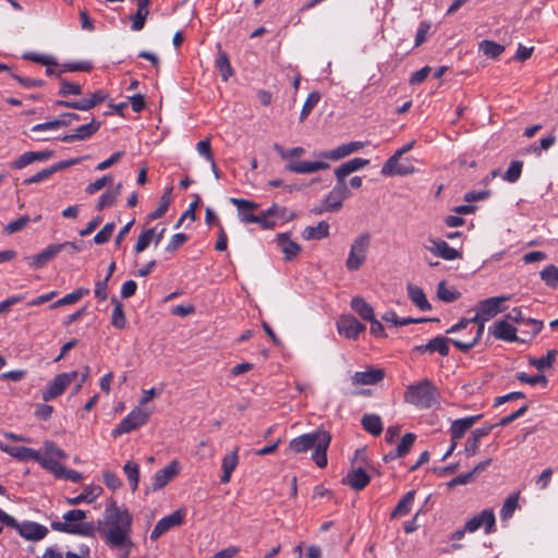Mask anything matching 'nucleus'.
<instances>
[{
    "label": "nucleus",
    "mask_w": 558,
    "mask_h": 558,
    "mask_svg": "<svg viewBox=\"0 0 558 558\" xmlns=\"http://www.w3.org/2000/svg\"><path fill=\"white\" fill-rule=\"evenodd\" d=\"M480 50L483 51L486 57L496 59L505 51V47L493 40H483L480 43Z\"/></svg>",
    "instance_id": "47"
},
{
    "label": "nucleus",
    "mask_w": 558,
    "mask_h": 558,
    "mask_svg": "<svg viewBox=\"0 0 558 558\" xmlns=\"http://www.w3.org/2000/svg\"><path fill=\"white\" fill-rule=\"evenodd\" d=\"M54 155L53 150H41V151H26L22 154L16 160L11 162L12 169H22L33 162L44 161L50 159Z\"/></svg>",
    "instance_id": "22"
},
{
    "label": "nucleus",
    "mask_w": 558,
    "mask_h": 558,
    "mask_svg": "<svg viewBox=\"0 0 558 558\" xmlns=\"http://www.w3.org/2000/svg\"><path fill=\"white\" fill-rule=\"evenodd\" d=\"M89 290L87 288H78L74 290L73 292L64 295L63 298L59 299L54 303L50 305V308H57L70 304H74L78 302L85 294H88Z\"/></svg>",
    "instance_id": "41"
},
{
    "label": "nucleus",
    "mask_w": 558,
    "mask_h": 558,
    "mask_svg": "<svg viewBox=\"0 0 558 558\" xmlns=\"http://www.w3.org/2000/svg\"><path fill=\"white\" fill-rule=\"evenodd\" d=\"M490 333L499 340L508 342H527L529 340L520 339L517 336V328L509 324L506 319L498 320L489 328Z\"/></svg>",
    "instance_id": "20"
},
{
    "label": "nucleus",
    "mask_w": 558,
    "mask_h": 558,
    "mask_svg": "<svg viewBox=\"0 0 558 558\" xmlns=\"http://www.w3.org/2000/svg\"><path fill=\"white\" fill-rule=\"evenodd\" d=\"M83 242H63L48 245L44 251L38 254L27 256L28 266L39 269L43 268L60 252L68 250L70 254L80 252L82 250Z\"/></svg>",
    "instance_id": "6"
},
{
    "label": "nucleus",
    "mask_w": 558,
    "mask_h": 558,
    "mask_svg": "<svg viewBox=\"0 0 558 558\" xmlns=\"http://www.w3.org/2000/svg\"><path fill=\"white\" fill-rule=\"evenodd\" d=\"M111 304L113 305L111 314V325L120 330L125 329L126 317L123 310V304L116 298L111 299Z\"/></svg>",
    "instance_id": "36"
},
{
    "label": "nucleus",
    "mask_w": 558,
    "mask_h": 558,
    "mask_svg": "<svg viewBox=\"0 0 558 558\" xmlns=\"http://www.w3.org/2000/svg\"><path fill=\"white\" fill-rule=\"evenodd\" d=\"M132 523L133 515L130 511L123 506H118L117 501L110 498L105 508L104 519L98 521L96 531L109 547L124 549L133 546Z\"/></svg>",
    "instance_id": "1"
},
{
    "label": "nucleus",
    "mask_w": 558,
    "mask_h": 558,
    "mask_svg": "<svg viewBox=\"0 0 558 558\" xmlns=\"http://www.w3.org/2000/svg\"><path fill=\"white\" fill-rule=\"evenodd\" d=\"M65 118H73L74 121H78L81 119L77 113L64 112L61 114L60 119H54L52 121L36 124L31 129V131L36 133V132H40V131L56 130L59 128L69 126L70 121L65 120Z\"/></svg>",
    "instance_id": "29"
},
{
    "label": "nucleus",
    "mask_w": 558,
    "mask_h": 558,
    "mask_svg": "<svg viewBox=\"0 0 558 558\" xmlns=\"http://www.w3.org/2000/svg\"><path fill=\"white\" fill-rule=\"evenodd\" d=\"M68 454L53 441L47 440L44 442V453H41V459L59 462V460H65Z\"/></svg>",
    "instance_id": "38"
},
{
    "label": "nucleus",
    "mask_w": 558,
    "mask_h": 558,
    "mask_svg": "<svg viewBox=\"0 0 558 558\" xmlns=\"http://www.w3.org/2000/svg\"><path fill=\"white\" fill-rule=\"evenodd\" d=\"M267 215L277 216L279 218L286 219V220H293L295 218L294 213H289L286 207L278 206L277 204H274L271 207L267 209Z\"/></svg>",
    "instance_id": "63"
},
{
    "label": "nucleus",
    "mask_w": 558,
    "mask_h": 558,
    "mask_svg": "<svg viewBox=\"0 0 558 558\" xmlns=\"http://www.w3.org/2000/svg\"><path fill=\"white\" fill-rule=\"evenodd\" d=\"M29 221H31V219L28 216H26V215L22 216V217L17 218L16 220L9 222L5 226L4 231L8 234H13V233L19 232L22 229H24L28 225Z\"/></svg>",
    "instance_id": "61"
},
{
    "label": "nucleus",
    "mask_w": 558,
    "mask_h": 558,
    "mask_svg": "<svg viewBox=\"0 0 558 558\" xmlns=\"http://www.w3.org/2000/svg\"><path fill=\"white\" fill-rule=\"evenodd\" d=\"M363 428L373 436H379L383 433V422L377 414H365L361 420Z\"/></svg>",
    "instance_id": "35"
},
{
    "label": "nucleus",
    "mask_w": 558,
    "mask_h": 558,
    "mask_svg": "<svg viewBox=\"0 0 558 558\" xmlns=\"http://www.w3.org/2000/svg\"><path fill=\"white\" fill-rule=\"evenodd\" d=\"M101 492H102V488L100 486H96V487L88 486V487L84 488L82 494H80L78 496L73 497V498H68L66 501L71 506L80 505L82 502L90 504L99 496V494Z\"/></svg>",
    "instance_id": "37"
},
{
    "label": "nucleus",
    "mask_w": 558,
    "mask_h": 558,
    "mask_svg": "<svg viewBox=\"0 0 558 558\" xmlns=\"http://www.w3.org/2000/svg\"><path fill=\"white\" fill-rule=\"evenodd\" d=\"M184 518L185 509L183 508H180L172 512L171 514L163 517L156 523L154 530L150 533V539L156 541L170 529L182 525L184 522Z\"/></svg>",
    "instance_id": "10"
},
{
    "label": "nucleus",
    "mask_w": 558,
    "mask_h": 558,
    "mask_svg": "<svg viewBox=\"0 0 558 558\" xmlns=\"http://www.w3.org/2000/svg\"><path fill=\"white\" fill-rule=\"evenodd\" d=\"M101 126V121L95 118L87 124L78 126L73 134L62 136L60 140L64 143H72L74 141H85L92 137Z\"/></svg>",
    "instance_id": "21"
},
{
    "label": "nucleus",
    "mask_w": 558,
    "mask_h": 558,
    "mask_svg": "<svg viewBox=\"0 0 558 558\" xmlns=\"http://www.w3.org/2000/svg\"><path fill=\"white\" fill-rule=\"evenodd\" d=\"M350 153L348 150V147L345 144H342L340 146H338L337 148L335 149H331V150H326V151H323L319 154V156L324 159H328V160H339V159H342L347 156H349Z\"/></svg>",
    "instance_id": "58"
},
{
    "label": "nucleus",
    "mask_w": 558,
    "mask_h": 558,
    "mask_svg": "<svg viewBox=\"0 0 558 558\" xmlns=\"http://www.w3.org/2000/svg\"><path fill=\"white\" fill-rule=\"evenodd\" d=\"M189 240V236L185 233H175L172 235L169 243L166 245V251L170 253H174L179 250L180 246H182L186 241Z\"/></svg>",
    "instance_id": "62"
},
{
    "label": "nucleus",
    "mask_w": 558,
    "mask_h": 558,
    "mask_svg": "<svg viewBox=\"0 0 558 558\" xmlns=\"http://www.w3.org/2000/svg\"><path fill=\"white\" fill-rule=\"evenodd\" d=\"M517 379L523 384H530V385H543L546 386L548 384V379L545 375H534L530 376L526 373H519L517 374Z\"/></svg>",
    "instance_id": "60"
},
{
    "label": "nucleus",
    "mask_w": 558,
    "mask_h": 558,
    "mask_svg": "<svg viewBox=\"0 0 558 558\" xmlns=\"http://www.w3.org/2000/svg\"><path fill=\"white\" fill-rule=\"evenodd\" d=\"M102 478L105 485L111 490H117L122 486L121 480L111 471L104 472Z\"/></svg>",
    "instance_id": "64"
},
{
    "label": "nucleus",
    "mask_w": 558,
    "mask_h": 558,
    "mask_svg": "<svg viewBox=\"0 0 558 558\" xmlns=\"http://www.w3.org/2000/svg\"><path fill=\"white\" fill-rule=\"evenodd\" d=\"M180 472V463L171 461L163 469L157 471L153 477L151 490L157 492L168 485Z\"/></svg>",
    "instance_id": "14"
},
{
    "label": "nucleus",
    "mask_w": 558,
    "mask_h": 558,
    "mask_svg": "<svg viewBox=\"0 0 558 558\" xmlns=\"http://www.w3.org/2000/svg\"><path fill=\"white\" fill-rule=\"evenodd\" d=\"M116 225L114 222L106 223L94 236V242L98 245L107 243L114 231Z\"/></svg>",
    "instance_id": "55"
},
{
    "label": "nucleus",
    "mask_w": 558,
    "mask_h": 558,
    "mask_svg": "<svg viewBox=\"0 0 558 558\" xmlns=\"http://www.w3.org/2000/svg\"><path fill=\"white\" fill-rule=\"evenodd\" d=\"M488 319H484L483 313L477 310V313L472 318H462L458 324L451 326L446 332L447 333H456L459 331H462L469 327L471 324H477L475 335L468 338L464 341H453V345L459 349L461 352H469L472 348H474L481 340L484 328H485V322Z\"/></svg>",
    "instance_id": "5"
},
{
    "label": "nucleus",
    "mask_w": 558,
    "mask_h": 558,
    "mask_svg": "<svg viewBox=\"0 0 558 558\" xmlns=\"http://www.w3.org/2000/svg\"><path fill=\"white\" fill-rule=\"evenodd\" d=\"M354 490L364 489L371 482V476L362 469L351 470L342 481Z\"/></svg>",
    "instance_id": "26"
},
{
    "label": "nucleus",
    "mask_w": 558,
    "mask_h": 558,
    "mask_svg": "<svg viewBox=\"0 0 558 558\" xmlns=\"http://www.w3.org/2000/svg\"><path fill=\"white\" fill-rule=\"evenodd\" d=\"M0 449L10 454L13 458H16L20 461H27V460H34L38 462L45 470L46 465L45 461L46 459H41V453L35 449L28 448V447H15V446H9L3 445L0 442Z\"/></svg>",
    "instance_id": "12"
},
{
    "label": "nucleus",
    "mask_w": 558,
    "mask_h": 558,
    "mask_svg": "<svg viewBox=\"0 0 558 558\" xmlns=\"http://www.w3.org/2000/svg\"><path fill=\"white\" fill-rule=\"evenodd\" d=\"M150 415V412L143 410L141 407L132 410L126 417H124L117 427L112 430V436L118 437L122 434L130 433L142 425L146 424Z\"/></svg>",
    "instance_id": "8"
},
{
    "label": "nucleus",
    "mask_w": 558,
    "mask_h": 558,
    "mask_svg": "<svg viewBox=\"0 0 558 558\" xmlns=\"http://www.w3.org/2000/svg\"><path fill=\"white\" fill-rule=\"evenodd\" d=\"M337 328L340 335L348 339H356L361 332L365 330V326L361 324L353 315H342L337 322Z\"/></svg>",
    "instance_id": "16"
},
{
    "label": "nucleus",
    "mask_w": 558,
    "mask_h": 558,
    "mask_svg": "<svg viewBox=\"0 0 558 558\" xmlns=\"http://www.w3.org/2000/svg\"><path fill=\"white\" fill-rule=\"evenodd\" d=\"M371 245V235L365 232L356 236L349 252V256L345 260V267L350 271H354L361 268L367 258V253Z\"/></svg>",
    "instance_id": "7"
},
{
    "label": "nucleus",
    "mask_w": 558,
    "mask_h": 558,
    "mask_svg": "<svg viewBox=\"0 0 558 558\" xmlns=\"http://www.w3.org/2000/svg\"><path fill=\"white\" fill-rule=\"evenodd\" d=\"M439 391L429 379L410 385L404 392V401L418 409H430L438 403Z\"/></svg>",
    "instance_id": "4"
},
{
    "label": "nucleus",
    "mask_w": 558,
    "mask_h": 558,
    "mask_svg": "<svg viewBox=\"0 0 558 558\" xmlns=\"http://www.w3.org/2000/svg\"><path fill=\"white\" fill-rule=\"evenodd\" d=\"M523 168L521 160H514L510 163L508 170L504 174V180L509 183H514L519 180Z\"/></svg>",
    "instance_id": "54"
},
{
    "label": "nucleus",
    "mask_w": 558,
    "mask_h": 558,
    "mask_svg": "<svg viewBox=\"0 0 558 558\" xmlns=\"http://www.w3.org/2000/svg\"><path fill=\"white\" fill-rule=\"evenodd\" d=\"M154 238H155V228H149V229L144 230L137 239V242L134 247L135 252L136 253L144 252L148 247V245L154 241Z\"/></svg>",
    "instance_id": "50"
},
{
    "label": "nucleus",
    "mask_w": 558,
    "mask_h": 558,
    "mask_svg": "<svg viewBox=\"0 0 558 558\" xmlns=\"http://www.w3.org/2000/svg\"><path fill=\"white\" fill-rule=\"evenodd\" d=\"M519 494L514 493L508 496L500 510V517L502 520H508L512 517L513 512L518 507Z\"/></svg>",
    "instance_id": "48"
},
{
    "label": "nucleus",
    "mask_w": 558,
    "mask_h": 558,
    "mask_svg": "<svg viewBox=\"0 0 558 558\" xmlns=\"http://www.w3.org/2000/svg\"><path fill=\"white\" fill-rule=\"evenodd\" d=\"M428 242L432 244L424 245L426 250L435 254L436 256H439L446 260H454L462 257V253L453 247H451L446 241L444 240H437L429 238Z\"/></svg>",
    "instance_id": "19"
},
{
    "label": "nucleus",
    "mask_w": 558,
    "mask_h": 558,
    "mask_svg": "<svg viewBox=\"0 0 558 558\" xmlns=\"http://www.w3.org/2000/svg\"><path fill=\"white\" fill-rule=\"evenodd\" d=\"M414 496L415 490L408 492L391 512V519L408 514L410 512L411 505L414 500Z\"/></svg>",
    "instance_id": "42"
},
{
    "label": "nucleus",
    "mask_w": 558,
    "mask_h": 558,
    "mask_svg": "<svg viewBox=\"0 0 558 558\" xmlns=\"http://www.w3.org/2000/svg\"><path fill=\"white\" fill-rule=\"evenodd\" d=\"M302 236L305 240H322L327 236H329V225L327 221H320L315 227H306L303 232Z\"/></svg>",
    "instance_id": "34"
},
{
    "label": "nucleus",
    "mask_w": 558,
    "mask_h": 558,
    "mask_svg": "<svg viewBox=\"0 0 558 558\" xmlns=\"http://www.w3.org/2000/svg\"><path fill=\"white\" fill-rule=\"evenodd\" d=\"M238 451L239 448L236 447L231 453L225 456L222 459L221 468L223 473L220 477L222 484H227L230 482L231 474L239 463Z\"/></svg>",
    "instance_id": "32"
},
{
    "label": "nucleus",
    "mask_w": 558,
    "mask_h": 558,
    "mask_svg": "<svg viewBox=\"0 0 558 558\" xmlns=\"http://www.w3.org/2000/svg\"><path fill=\"white\" fill-rule=\"evenodd\" d=\"M122 187L121 183H118L114 189L108 190L106 193H104L96 205L97 210L101 211L106 207H111L116 204L119 195L120 190Z\"/></svg>",
    "instance_id": "40"
},
{
    "label": "nucleus",
    "mask_w": 558,
    "mask_h": 558,
    "mask_svg": "<svg viewBox=\"0 0 558 558\" xmlns=\"http://www.w3.org/2000/svg\"><path fill=\"white\" fill-rule=\"evenodd\" d=\"M45 464H47L46 470L52 473L57 478L71 481L73 483H78L83 478L80 472L68 469L59 462L45 461Z\"/></svg>",
    "instance_id": "23"
},
{
    "label": "nucleus",
    "mask_w": 558,
    "mask_h": 558,
    "mask_svg": "<svg viewBox=\"0 0 558 558\" xmlns=\"http://www.w3.org/2000/svg\"><path fill=\"white\" fill-rule=\"evenodd\" d=\"M10 527L16 530L25 539L33 542H38L48 534L46 526L32 521H24L22 523L16 521V524L10 525Z\"/></svg>",
    "instance_id": "11"
},
{
    "label": "nucleus",
    "mask_w": 558,
    "mask_h": 558,
    "mask_svg": "<svg viewBox=\"0 0 558 558\" xmlns=\"http://www.w3.org/2000/svg\"><path fill=\"white\" fill-rule=\"evenodd\" d=\"M230 202L239 208L241 221L245 223H254L255 221H259L256 215L245 210L256 208L257 205L255 203L243 198H231Z\"/></svg>",
    "instance_id": "31"
},
{
    "label": "nucleus",
    "mask_w": 558,
    "mask_h": 558,
    "mask_svg": "<svg viewBox=\"0 0 558 558\" xmlns=\"http://www.w3.org/2000/svg\"><path fill=\"white\" fill-rule=\"evenodd\" d=\"M123 471L130 482L131 489L134 493L137 489L140 482V466L137 463L129 461L124 464Z\"/></svg>",
    "instance_id": "44"
},
{
    "label": "nucleus",
    "mask_w": 558,
    "mask_h": 558,
    "mask_svg": "<svg viewBox=\"0 0 558 558\" xmlns=\"http://www.w3.org/2000/svg\"><path fill=\"white\" fill-rule=\"evenodd\" d=\"M453 341H463L460 338H447L442 336H437L428 341L429 347V353L438 352L441 356H448L449 355V344Z\"/></svg>",
    "instance_id": "30"
},
{
    "label": "nucleus",
    "mask_w": 558,
    "mask_h": 558,
    "mask_svg": "<svg viewBox=\"0 0 558 558\" xmlns=\"http://www.w3.org/2000/svg\"><path fill=\"white\" fill-rule=\"evenodd\" d=\"M416 436L412 433H407L401 438L399 445L396 448V456L404 457L412 448Z\"/></svg>",
    "instance_id": "57"
},
{
    "label": "nucleus",
    "mask_w": 558,
    "mask_h": 558,
    "mask_svg": "<svg viewBox=\"0 0 558 558\" xmlns=\"http://www.w3.org/2000/svg\"><path fill=\"white\" fill-rule=\"evenodd\" d=\"M284 169L292 173H313L315 172L314 161H293L290 160Z\"/></svg>",
    "instance_id": "46"
},
{
    "label": "nucleus",
    "mask_w": 558,
    "mask_h": 558,
    "mask_svg": "<svg viewBox=\"0 0 558 558\" xmlns=\"http://www.w3.org/2000/svg\"><path fill=\"white\" fill-rule=\"evenodd\" d=\"M380 172L384 177H390V175L403 177V175L414 173L415 168L409 158H405L403 160H401V158H400V159H397L396 161H393L392 156H391L384 163Z\"/></svg>",
    "instance_id": "13"
},
{
    "label": "nucleus",
    "mask_w": 558,
    "mask_h": 558,
    "mask_svg": "<svg viewBox=\"0 0 558 558\" xmlns=\"http://www.w3.org/2000/svg\"><path fill=\"white\" fill-rule=\"evenodd\" d=\"M277 244L283 253L286 262L295 259L302 251L301 245L292 241L289 233L277 234Z\"/></svg>",
    "instance_id": "24"
},
{
    "label": "nucleus",
    "mask_w": 558,
    "mask_h": 558,
    "mask_svg": "<svg viewBox=\"0 0 558 558\" xmlns=\"http://www.w3.org/2000/svg\"><path fill=\"white\" fill-rule=\"evenodd\" d=\"M368 163V159H363L359 157L353 158L347 162H343L342 165L335 169V175L337 181H345V178L349 177L352 172L362 169Z\"/></svg>",
    "instance_id": "28"
},
{
    "label": "nucleus",
    "mask_w": 558,
    "mask_h": 558,
    "mask_svg": "<svg viewBox=\"0 0 558 558\" xmlns=\"http://www.w3.org/2000/svg\"><path fill=\"white\" fill-rule=\"evenodd\" d=\"M409 299L421 310L430 311L432 305L426 299V295L422 288L414 284H408L407 287Z\"/></svg>",
    "instance_id": "33"
},
{
    "label": "nucleus",
    "mask_w": 558,
    "mask_h": 558,
    "mask_svg": "<svg viewBox=\"0 0 558 558\" xmlns=\"http://www.w3.org/2000/svg\"><path fill=\"white\" fill-rule=\"evenodd\" d=\"M495 514L492 509H485L480 514L474 515L468 520L464 524L468 532H475L480 527L484 526L486 533H490L495 526Z\"/></svg>",
    "instance_id": "18"
},
{
    "label": "nucleus",
    "mask_w": 558,
    "mask_h": 558,
    "mask_svg": "<svg viewBox=\"0 0 558 558\" xmlns=\"http://www.w3.org/2000/svg\"><path fill=\"white\" fill-rule=\"evenodd\" d=\"M92 69L93 64L89 61L64 63L62 64V70L58 73V77H60L63 72H89Z\"/></svg>",
    "instance_id": "56"
},
{
    "label": "nucleus",
    "mask_w": 558,
    "mask_h": 558,
    "mask_svg": "<svg viewBox=\"0 0 558 558\" xmlns=\"http://www.w3.org/2000/svg\"><path fill=\"white\" fill-rule=\"evenodd\" d=\"M557 353L558 352L556 350H549L546 355L539 359H532L530 364L536 367L538 371H544L545 368L551 367Z\"/></svg>",
    "instance_id": "53"
},
{
    "label": "nucleus",
    "mask_w": 558,
    "mask_h": 558,
    "mask_svg": "<svg viewBox=\"0 0 558 558\" xmlns=\"http://www.w3.org/2000/svg\"><path fill=\"white\" fill-rule=\"evenodd\" d=\"M59 78H60V89H59L58 94L60 96L82 95V93H83L82 86L78 83L69 82L68 80L62 78L61 76Z\"/></svg>",
    "instance_id": "51"
},
{
    "label": "nucleus",
    "mask_w": 558,
    "mask_h": 558,
    "mask_svg": "<svg viewBox=\"0 0 558 558\" xmlns=\"http://www.w3.org/2000/svg\"><path fill=\"white\" fill-rule=\"evenodd\" d=\"M460 292L454 290V289H449L447 288L446 286V282L445 281H441L438 283V287H437V296L439 300L444 301V302H447V303H450V302H453L456 300H458L460 298Z\"/></svg>",
    "instance_id": "49"
},
{
    "label": "nucleus",
    "mask_w": 558,
    "mask_h": 558,
    "mask_svg": "<svg viewBox=\"0 0 558 558\" xmlns=\"http://www.w3.org/2000/svg\"><path fill=\"white\" fill-rule=\"evenodd\" d=\"M216 68L219 70L222 81L225 82L233 75V70L226 51L219 50L218 58L216 60Z\"/></svg>",
    "instance_id": "43"
},
{
    "label": "nucleus",
    "mask_w": 558,
    "mask_h": 558,
    "mask_svg": "<svg viewBox=\"0 0 558 558\" xmlns=\"http://www.w3.org/2000/svg\"><path fill=\"white\" fill-rule=\"evenodd\" d=\"M331 442V435L328 430L318 428L313 433L302 434L289 441L288 449L295 453H305L311 449L312 460L314 463L323 469L327 465V450Z\"/></svg>",
    "instance_id": "2"
},
{
    "label": "nucleus",
    "mask_w": 558,
    "mask_h": 558,
    "mask_svg": "<svg viewBox=\"0 0 558 558\" xmlns=\"http://www.w3.org/2000/svg\"><path fill=\"white\" fill-rule=\"evenodd\" d=\"M385 377V372L381 368H368L364 372H356L353 377L352 381L353 385H375L383 380Z\"/></svg>",
    "instance_id": "27"
},
{
    "label": "nucleus",
    "mask_w": 558,
    "mask_h": 558,
    "mask_svg": "<svg viewBox=\"0 0 558 558\" xmlns=\"http://www.w3.org/2000/svg\"><path fill=\"white\" fill-rule=\"evenodd\" d=\"M482 414L459 418L452 422L450 435L452 440L461 439L468 429L482 418Z\"/></svg>",
    "instance_id": "25"
},
{
    "label": "nucleus",
    "mask_w": 558,
    "mask_h": 558,
    "mask_svg": "<svg viewBox=\"0 0 558 558\" xmlns=\"http://www.w3.org/2000/svg\"><path fill=\"white\" fill-rule=\"evenodd\" d=\"M541 279L545 282V284L551 289L558 288V267L550 264L547 265L541 272Z\"/></svg>",
    "instance_id": "45"
},
{
    "label": "nucleus",
    "mask_w": 558,
    "mask_h": 558,
    "mask_svg": "<svg viewBox=\"0 0 558 558\" xmlns=\"http://www.w3.org/2000/svg\"><path fill=\"white\" fill-rule=\"evenodd\" d=\"M86 512L73 509L63 514L64 522L53 521L51 527L54 531L80 536H95L96 526L93 522H85Z\"/></svg>",
    "instance_id": "3"
},
{
    "label": "nucleus",
    "mask_w": 558,
    "mask_h": 558,
    "mask_svg": "<svg viewBox=\"0 0 558 558\" xmlns=\"http://www.w3.org/2000/svg\"><path fill=\"white\" fill-rule=\"evenodd\" d=\"M351 307L364 320H369L374 317L373 307L361 296H355L352 299Z\"/></svg>",
    "instance_id": "39"
},
{
    "label": "nucleus",
    "mask_w": 558,
    "mask_h": 558,
    "mask_svg": "<svg viewBox=\"0 0 558 558\" xmlns=\"http://www.w3.org/2000/svg\"><path fill=\"white\" fill-rule=\"evenodd\" d=\"M76 377V371L58 374L43 390V400L48 402L61 396Z\"/></svg>",
    "instance_id": "9"
},
{
    "label": "nucleus",
    "mask_w": 558,
    "mask_h": 558,
    "mask_svg": "<svg viewBox=\"0 0 558 558\" xmlns=\"http://www.w3.org/2000/svg\"><path fill=\"white\" fill-rule=\"evenodd\" d=\"M509 300L510 296L508 295L488 298L480 301L477 303L476 310L483 313L484 319L489 320L490 318L495 317L498 313L505 311L502 303Z\"/></svg>",
    "instance_id": "17"
},
{
    "label": "nucleus",
    "mask_w": 558,
    "mask_h": 558,
    "mask_svg": "<svg viewBox=\"0 0 558 558\" xmlns=\"http://www.w3.org/2000/svg\"><path fill=\"white\" fill-rule=\"evenodd\" d=\"M350 192L345 181H337L336 186L325 198L326 210L337 211L342 207L343 201L348 198Z\"/></svg>",
    "instance_id": "15"
},
{
    "label": "nucleus",
    "mask_w": 558,
    "mask_h": 558,
    "mask_svg": "<svg viewBox=\"0 0 558 558\" xmlns=\"http://www.w3.org/2000/svg\"><path fill=\"white\" fill-rule=\"evenodd\" d=\"M319 99H320V94L317 90L310 93V95L307 96V98L302 107L301 114H300V121H304L307 118V116L311 113L313 108L318 104Z\"/></svg>",
    "instance_id": "52"
},
{
    "label": "nucleus",
    "mask_w": 558,
    "mask_h": 558,
    "mask_svg": "<svg viewBox=\"0 0 558 558\" xmlns=\"http://www.w3.org/2000/svg\"><path fill=\"white\" fill-rule=\"evenodd\" d=\"M149 14V10L137 8L134 15L131 16L132 25L131 28L134 32H138L144 28L146 19Z\"/></svg>",
    "instance_id": "59"
}]
</instances>
